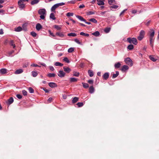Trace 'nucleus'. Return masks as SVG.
Instances as JSON below:
<instances>
[{
	"label": "nucleus",
	"instance_id": "f257e3e1",
	"mask_svg": "<svg viewBox=\"0 0 159 159\" xmlns=\"http://www.w3.org/2000/svg\"><path fill=\"white\" fill-rule=\"evenodd\" d=\"M38 13L40 15V17L42 19H44V15L46 14V11L45 9H39L38 11Z\"/></svg>",
	"mask_w": 159,
	"mask_h": 159
},
{
	"label": "nucleus",
	"instance_id": "f03ea898",
	"mask_svg": "<svg viewBox=\"0 0 159 159\" xmlns=\"http://www.w3.org/2000/svg\"><path fill=\"white\" fill-rule=\"evenodd\" d=\"M127 41L130 43H133L134 45H137L138 42L137 39L135 38H128L127 39Z\"/></svg>",
	"mask_w": 159,
	"mask_h": 159
},
{
	"label": "nucleus",
	"instance_id": "7ed1b4c3",
	"mask_svg": "<svg viewBox=\"0 0 159 159\" xmlns=\"http://www.w3.org/2000/svg\"><path fill=\"white\" fill-rule=\"evenodd\" d=\"M145 34V32L143 30L140 31L139 36L137 37L138 39L139 40H141L144 38V36Z\"/></svg>",
	"mask_w": 159,
	"mask_h": 159
},
{
	"label": "nucleus",
	"instance_id": "20e7f679",
	"mask_svg": "<svg viewBox=\"0 0 159 159\" xmlns=\"http://www.w3.org/2000/svg\"><path fill=\"white\" fill-rule=\"evenodd\" d=\"M125 63L128 65L131 66H133L132 61L129 57L126 58L125 60Z\"/></svg>",
	"mask_w": 159,
	"mask_h": 159
},
{
	"label": "nucleus",
	"instance_id": "39448f33",
	"mask_svg": "<svg viewBox=\"0 0 159 159\" xmlns=\"http://www.w3.org/2000/svg\"><path fill=\"white\" fill-rule=\"evenodd\" d=\"M18 3L20 10H22L25 7V4L24 3V2L22 1L21 0H19L18 1Z\"/></svg>",
	"mask_w": 159,
	"mask_h": 159
},
{
	"label": "nucleus",
	"instance_id": "423d86ee",
	"mask_svg": "<svg viewBox=\"0 0 159 159\" xmlns=\"http://www.w3.org/2000/svg\"><path fill=\"white\" fill-rule=\"evenodd\" d=\"M65 74V73L62 70H59L58 71V73L57 74L58 76L61 78L64 77Z\"/></svg>",
	"mask_w": 159,
	"mask_h": 159
},
{
	"label": "nucleus",
	"instance_id": "0eeeda50",
	"mask_svg": "<svg viewBox=\"0 0 159 159\" xmlns=\"http://www.w3.org/2000/svg\"><path fill=\"white\" fill-rule=\"evenodd\" d=\"M9 70L5 68H2L0 70V73L1 74H4L8 72Z\"/></svg>",
	"mask_w": 159,
	"mask_h": 159
},
{
	"label": "nucleus",
	"instance_id": "6e6552de",
	"mask_svg": "<svg viewBox=\"0 0 159 159\" xmlns=\"http://www.w3.org/2000/svg\"><path fill=\"white\" fill-rule=\"evenodd\" d=\"M49 86L51 88H54L57 86V84L54 82H50L48 83Z\"/></svg>",
	"mask_w": 159,
	"mask_h": 159
},
{
	"label": "nucleus",
	"instance_id": "1a4fd4ad",
	"mask_svg": "<svg viewBox=\"0 0 159 159\" xmlns=\"http://www.w3.org/2000/svg\"><path fill=\"white\" fill-rule=\"evenodd\" d=\"M64 70L67 73H69L71 71V69L68 67L64 66L63 68Z\"/></svg>",
	"mask_w": 159,
	"mask_h": 159
},
{
	"label": "nucleus",
	"instance_id": "9d476101",
	"mask_svg": "<svg viewBox=\"0 0 159 159\" xmlns=\"http://www.w3.org/2000/svg\"><path fill=\"white\" fill-rule=\"evenodd\" d=\"M58 7L57 5V4H54L53 6H52V7H51V11H52L54 12H55V9Z\"/></svg>",
	"mask_w": 159,
	"mask_h": 159
},
{
	"label": "nucleus",
	"instance_id": "9b49d317",
	"mask_svg": "<svg viewBox=\"0 0 159 159\" xmlns=\"http://www.w3.org/2000/svg\"><path fill=\"white\" fill-rule=\"evenodd\" d=\"M56 35L61 38H63L65 36V35L63 32H57Z\"/></svg>",
	"mask_w": 159,
	"mask_h": 159
},
{
	"label": "nucleus",
	"instance_id": "f8f14e48",
	"mask_svg": "<svg viewBox=\"0 0 159 159\" xmlns=\"http://www.w3.org/2000/svg\"><path fill=\"white\" fill-rule=\"evenodd\" d=\"M23 71V70L21 69H19L17 70L14 72L15 74H18L22 73Z\"/></svg>",
	"mask_w": 159,
	"mask_h": 159
},
{
	"label": "nucleus",
	"instance_id": "ddd939ff",
	"mask_svg": "<svg viewBox=\"0 0 159 159\" xmlns=\"http://www.w3.org/2000/svg\"><path fill=\"white\" fill-rule=\"evenodd\" d=\"M98 2L97 4L98 5L100 6L104 4V0H97Z\"/></svg>",
	"mask_w": 159,
	"mask_h": 159
},
{
	"label": "nucleus",
	"instance_id": "4468645a",
	"mask_svg": "<svg viewBox=\"0 0 159 159\" xmlns=\"http://www.w3.org/2000/svg\"><path fill=\"white\" fill-rule=\"evenodd\" d=\"M109 77V74L108 72L105 73L103 75V78L105 80H107Z\"/></svg>",
	"mask_w": 159,
	"mask_h": 159
},
{
	"label": "nucleus",
	"instance_id": "2eb2a0df",
	"mask_svg": "<svg viewBox=\"0 0 159 159\" xmlns=\"http://www.w3.org/2000/svg\"><path fill=\"white\" fill-rule=\"evenodd\" d=\"M42 28V26L39 23H38L36 24V28L38 31H39Z\"/></svg>",
	"mask_w": 159,
	"mask_h": 159
},
{
	"label": "nucleus",
	"instance_id": "dca6fc26",
	"mask_svg": "<svg viewBox=\"0 0 159 159\" xmlns=\"http://www.w3.org/2000/svg\"><path fill=\"white\" fill-rule=\"evenodd\" d=\"M69 80L70 83L76 82L78 80V79L75 78H70Z\"/></svg>",
	"mask_w": 159,
	"mask_h": 159
},
{
	"label": "nucleus",
	"instance_id": "f3484780",
	"mask_svg": "<svg viewBox=\"0 0 159 159\" xmlns=\"http://www.w3.org/2000/svg\"><path fill=\"white\" fill-rule=\"evenodd\" d=\"M150 31L152 32L150 34L149 37L153 38L155 34V31L153 29H151Z\"/></svg>",
	"mask_w": 159,
	"mask_h": 159
},
{
	"label": "nucleus",
	"instance_id": "a211bd4d",
	"mask_svg": "<svg viewBox=\"0 0 159 159\" xmlns=\"http://www.w3.org/2000/svg\"><path fill=\"white\" fill-rule=\"evenodd\" d=\"M76 17L81 21H85L86 20L82 16L78 15L76 16Z\"/></svg>",
	"mask_w": 159,
	"mask_h": 159
},
{
	"label": "nucleus",
	"instance_id": "6ab92c4d",
	"mask_svg": "<svg viewBox=\"0 0 159 159\" xmlns=\"http://www.w3.org/2000/svg\"><path fill=\"white\" fill-rule=\"evenodd\" d=\"M129 67L127 65H124L121 68V70L123 71H125L129 69Z\"/></svg>",
	"mask_w": 159,
	"mask_h": 159
},
{
	"label": "nucleus",
	"instance_id": "aec40b11",
	"mask_svg": "<svg viewBox=\"0 0 159 159\" xmlns=\"http://www.w3.org/2000/svg\"><path fill=\"white\" fill-rule=\"evenodd\" d=\"M48 32L50 35L54 37V39H58L57 38L56 36V35L54 34L50 30H48Z\"/></svg>",
	"mask_w": 159,
	"mask_h": 159
},
{
	"label": "nucleus",
	"instance_id": "412c9836",
	"mask_svg": "<svg viewBox=\"0 0 159 159\" xmlns=\"http://www.w3.org/2000/svg\"><path fill=\"white\" fill-rule=\"evenodd\" d=\"M79 100V98L77 97H75L72 98V102L75 103L76 102Z\"/></svg>",
	"mask_w": 159,
	"mask_h": 159
},
{
	"label": "nucleus",
	"instance_id": "4be33fe9",
	"mask_svg": "<svg viewBox=\"0 0 159 159\" xmlns=\"http://www.w3.org/2000/svg\"><path fill=\"white\" fill-rule=\"evenodd\" d=\"M94 88L93 86H90L89 88V92L90 93H93L94 92Z\"/></svg>",
	"mask_w": 159,
	"mask_h": 159
},
{
	"label": "nucleus",
	"instance_id": "5701e85b",
	"mask_svg": "<svg viewBox=\"0 0 159 159\" xmlns=\"http://www.w3.org/2000/svg\"><path fill=\"white\" fill-rule=\"evenodd\" d=\"M39 2V0H34L31 2V4L32 5H34L37 4Z\"/></svg>",
	"mask_w": 159,
	"mask_h": 159
},
{
	"label": "nucleus",
	"instance_id": "b1692460",
	"mask_svg": "<svg viewBox=\"0 0 159 159\" xmlns=\"http://www.w3.org/2000/svg\"><path fill=\"white\" fill-rule=\"evenodd\" d=\"M50 18L52 20H55L56 18L55 17L54 14L53 13H52L50 15Z\"/></svg>",
	"mask_w": 159,
	"mask_h": 159
},
{
	"label": "nucleus",
	"instance_id": "393cba45",
	"mask_svg": "<svg viewBox=\"0 0 159 159\" xmlns=\"http://www.w3.org/2000/svg\"><path fill=\"white\" fill-rule=\"evenodd\" d=\"M14 101L13 98L12 97L10 98L8 100V104L10 105Z\"/></svg>",
	"mask_w": 159,
	"mask_h": 159
},
{
	"label": "nucleus",
	"instance_id": "a878e982",
	"mask_svg": "<svg viewBox=\"0 0 159 159\" xmlns=\"http://www.w3.org/2000/svg\"><path fill=\"white\" fill-rule=\"evenodd\" d=\"M22 30V28L20 26H18L15 28V31L16 32H20Z\"/></svg>",
	"mask_w": 159,
	"mask_h": 159
},
{
	"label": "nucleus",
	"instance_id": "bb28decb",
	"mask_svg": "<svg viewBox=\"0 0 159 159\" xmlns=\"http://www.w3.org/2000/svg\"><path fill=\"white\" fill-rule=\"evenodd\" d=\"M54 65L56 66H62L63 64L58 62H56L54 63Z\"/></svg>",
	"mask_w": 159,
	"mask_h": 159
},
{
	"label": "nucleus",
	"instance_id": "cd10ccee",
	"mask_svg": "<svg viewBox=\"0 0 159 159\" xmlns=\"http://www.w3.org/2000/svg\"><path fill=\"white\" fill-rule=\"evenodd\" d=\"M150 45L152 47H153V38L149 37Z\"/></svg>",
	"mask_w": 159,
	"mask_h": 159
},
{
	"label": "nucleus",
	"instance_id": "c85d7f7f",
	"mask_svg": "<svg viewBox=\"0 0 159 159\" xmlns=\"http://www.w3.org/2000/svg\"><path fill=\"white\" fill-rule=\"evenodd\" d=\"M88 73L90 77H92L93 76V72L92 70H89L88 71Z\"/></svg>",
	"mask_w": 159,
	"mask_h": 159
},
{
	"label": "nucleus",
	"instance_id": "c756f323",
	"mask_svg": "<svg viewBox=\"0 0 159 159\" xmlns=\"http://www.w3.org/2000/svg\"><path fill=\"white\" fill-rule=\"evenodd\" d=\"M89 20L90 21H91L94 23H98V21L96 20L95 19L92 18H91Z\"/></svg>",
	"mask_w": 159,
	"mask_h": 159
},
{
	"label": "nucleus",
	"instance_id": "7c9ffc66",
	"mask_svg": "<svg viewBox=\"0 0 159 159\" xmlns=\"http://www.w3.org/2000/svg\"><path fill=\"white\" fill-rule=\"evenodd\" d=\"M121 66V64L120 62L116 63L114 65V67L115 68H118L120 67Z\"/></svg>",
	"mask_w": 159,
	"mask_h": 159
},
{
	"label": "nucleus",
	"instance_id": "2f4dec72",
	"mask_svg": "<svg viewBox=\"0 0 159 159\" xmlns=\"http://www.w3.org/2000/svg\"><path fill=\"white\" fill-rule=\"evenodd\" d=\"M92 34L96 36H98L100 35V33L98 31H96L92 33Z\"/></svg>",
	"mask_w": 159,
	"mask_h": 159
},
{
	"label": "nucleus",
	"instance_id": "473e14b6",
	"mask_svg": "<svg viewBox=\"0 0 159 159\" xmlns=\"http://www.w3.org/2000/svg\"><path fill=\"white\" fill-rule=\"evenodd\" d=\"M150 59L152 61L155 62L156 61L157 59H156L152 55H150L149 57Z\"/></svg>",
	"mask_w": 159,
	"mask_h": 159
},
{
	"label": "nucleus",
	"instance_id": "72a5a7b5",
	"mask_svg": "<svg viewBox=\"0 0 159 159\" xmlns=\"http://www.w3.org/2000/svg\"><path fill=\"white\" fill-rule=\"evenodd\" d=\"M67 35L69 36L74 37L77 36V34L75 33H71L68 34Z\"/></svg>",
	"mask_w": 159,
	"mask_h": 159
},
{
	"label": "nucleus",
	"instance_id": "f704fd0d",
	"mask_svg": "<svg viewBox=\"0 0 159 159\" xmlns=\"http://www.w3.org/2000/svg\"><path fill=\"white\" fill-rule=\"evenodd\" d=\"M32 75L34 77H36L38 75V73L37 71H32L31 72Z\"/></svg>",
	"mask_w": 159,
	"mask_h": 159
},
{
	"label": "nucleus",
	"instance_id": "c9c22d12",
	"mask_svg": "<svg viewBox=\"0 0 159 159\" xmlns=\"http://www.w3.org/2000/svg\"><path fill=\"white\" fill-rule=\"evenodd\" d=\"M56 75V74L54 73H49L48 74L47 76L49 77H54Z\"/></svg>",
	"mask_w": 159,
	"mask_h": 159
},
{
	"label": "nucleus",
	"instance_id": "e433bc0d",
	"mask_svg": "<svg viewBox=\"0 0 159 159\" xmlns=\"http://www.w3.org/2000/svg\"><path fill=\"white\" fill-rule=\"evenodd\" d=\"M27 24L26 23H25L22 26V29L23 30H25L26 31L27 30Z\"/></svg>",
	"mask_w": 159,
	"mask_h": 159
},
{
	"label": "nucleus",
	"instance_id": "4c0bfd02",
	"mask_svg": "<svg viewBox=\"0 0 159 159\" xmlns=\"http://www.w3.org/2000/svg\"><path fill=\"white\" fill-rule=\"evenodd\" d=\"M116 73L114 74L113 75L112 78H115L116 77L119 75V72L118 71H116Z\"/></svg>",
	"mask_w": 159,
	"mask_h": 159
},
{
	"label": "nucleus",
	"instance_id": "58836bf2",
	"mask_svg": "<svg viewBox=\"0 0 159 159\" xmlns=\"http://www.w3.org/2000/svg\"><path fill=\"white\" fill-rule=\"evenodd\" d=\"M110 30L111 28L110 27H107L105 29L104 31L106 33H107L110 31Z\"/></svg>",
	"mask_w": 159,
	"mask_h": 159
},
{
	"label": "nucleus",
	"instance_id": "ea45409f",
	"mask_svg": "<svg viewBox=\"0 0 159 159\" xmlns=\"http://www.w3.org/2000/svg\"><path fill=\"white\" fill-rule=\"evenodd\" d=\"M134 47L133 45L130 44L127 47V49L129 50H131L133 49Z\"/></svg>",
	"mask_w": 159,
	"mask_h": 159
},
{
	"label": "nucleus",
	"instance_id": "a19ab883",
	"mask_svg": "<svg viewBox=\"0 0 159 159\" xmlns=\"http://www.w3.org/2000/svg\"><path fill=\"white\" fill-rule=\"evenodd\" d=\"M14 50H12L11 51L8 52L7 53V56L8 57L11 56V55L14 52Z\"/></svg>",
	"mask_w": 159,
	"mask_h": 159
},
{
	"label": "nucleus",
	"instance_id": "79ce46f5",
	"mask_svg": "<svg viewBox=\"0 0 159 159\" xmlns=\"http://www.w3.org/2000/svg\"><path fill=\"white\" fill-rule=\"evenodd\" d=\"M82 84L84 88H88L89 87V84L87 83H82Z\"/></svg>",
	"mask_w": 159,
	"mask_h": 159
},
{
	"label": "nucleus",
	"instance_id": "37998d69",
	"mask_svg": "<svg viewBox=\"0 0 159 159\" xmlns=\"http://www.w3.org/2000/svg\"><path fill=\"white\" fill-rule=\"evenodd\" d=\"M76 105L79 107H82L84 104L82 102H79L76 104Z\"/></svg>",
	"mask_w": 159,
	"mask_h": 159
},
{
	"label": "nucleus",
	"instance_id": "c03bdc74",
	"mask_svg": "<svg viewBox=\"0 0 159 159\" xmlns=\"http://www.w3.org/2000/svg\"><path fill=\"white\" fill-rule=\"evenodd\" d=\"M80 34L81 35H83L86 37H89V34H88L85 33L83 32H81L80 33Z\"/></svg>",
	"mask_w": 159,
	"mask_h": 159
},
{
	"label": "nucleus",
	"instance_id": "a18cd8bd",
	"mask_svg": "<svg viewBox=\"0 0 159 159\" xmlns=\"http://www.w3.org/2000/svg\"><path fill=\"white\" fill-rule=\"evenodd\" d=\"M10 44L13 47V48H15L16 47V45L14 43V42L13 40H11L10 42Z\"/></svg>",
	"mask_w": 159,
	"mask_h": 159
},
{
	"label": "nucleus",
	"instance_id": "49530a36",
	"mask_svg": "<svg viewBox=\"0 0 159 159\" xmlns=\"http://www.w3.org/2000/svg\"><path fill=\"white\" fill-rule=\"evenodd\" d=\"M108 3L110 5H112L113 3H116L115 0H108Z\"/></svg>",
	"mask_w": 159,
	"mask_h": 159
},
{
	"label": "nucleus",
	"instance_id": "de8ad7c7",
	"mask_svg": "<svg viewBox=\"0 0 159 159\" xmlns=\"http://www.w3.org/2000/svg\"><path fill=\"white\" fill-rule=\"evenodd\" d=\"M80 73L78 72H76L75 71L73 72V76L76 77H78L79 76Z\"/></svg>",
	"mask_w": 159,
	"mask_h": 159
},
{
	"label": "nucleus",
	"instance_id": "09e8293b",
	"mask_svg": "<svg viewBox=\"0 0 159 159\" xmlns=\"http://www.w3.org/2000/svg\"><path fill=\"white\" fill-rule=\"evenodd\" d=\"M28 90L29 92L30 93H33L34 92V90L32 87H29L28 88Z\"/></svg>",
	"mask_w": 159,
	"mask_h": 159
},
{
	"label": "nucleus",
	"instance_id": "8fccbe9b",
	"mask_svg": "<svg viewBox=\"0 0 159 159\" xmlns=\"http://www.w3.org/2000/svg\"><path fill=\"white\" fill-rule=\"evenodd\" d=\"M74 48H70L68 50V52L69 53L72 52L74 51Z\"/></svg>",
	"mask_w": 159,
	"mask_h": 159
},
{
	"label": "nucleus",
	"instance_id": "3c124183",
	"mask_svg": "<svg viewBox=\"0 0 159 159\" xmlns=\"http://www.w3.org/2000/svg\"><path fill=\"white\" fill-rule=\"evenodd\" d=\"M54 27L55 28L57 29V30H59L61 29V27L58 25H54Z\"/></svg>",
	"mask_w": 159,
	"mask_h": 159
},
{
	"label": "nucleus",
	"instance_id": "603ef678",
	"mask_svg": "<svg viewBox=\"0 0 159 159\" xmlns=\"http://www.w3.org/2000/svg\"><path fill=\"white\" fill-rule=\"evenodd\" d=\"M30 34L33 37H35L37 35V34L33 31L31 32L30 33Z\"/></svg>",
	"mask_w": 159,
	"mask_h": 159
},
{
	"label": "nucleus",
	"instance_id": "864d4df0",
	"mask_svg": "<svg viewBox=\"0 0 159 159\" xmlns=\"http://www.w3.org/2000/svg\"><path fill=\"white\" fill-rule=\"evenodd\" d=\"M63 60L64 61L66 62L67 63H69L70 62L68 58L66 57L64 58Z\"/></svg>",
	"mask_w": 159,
	"mask_h": 159
},
{
	"label": "nucleus",
	"instance_id": "5fc2aeb1",
	"mask_svg": "<svg viewBox=\"0 0 159 159\" xmlns=\"http://www.w3.org/2000/svg\"><path fill=\"white\" fill-rule=\"evenodd\" d=\"M118 7V6L116 5L111 6L110 7L111 8L117 9Z\"/></svg>",
	"mask_w": 159,
	"mask_h": 159
},
{
	"label": "nucleus",
	"instance_id": "6e6d98bb",
	"mask_svg": "<svg viewBox=\"0 0 159 159\" xmlns=\"http://www.w3.org/2000/svg\"><path fill=\"white\" fill-rule=\"evenodd\" d=\"M22 94L24 96H26L27 95V92L25 90H23L22 91Z\"/></svg>",
	"mask_w": 159,
	"mask_h": 159
},
{
	"label": "nucleus",
	"instance_id": "4d7b16f0",
	"mask_svg": "<svg viewBox=\"0 0 159 159\" xmlns=\"http://www.w3.org/2000/svg\"><path fill=\"white\" fill-rule=\"evenodd\" d=\"M73 13H72L68 12L66 14V16H73Z\"/></svg>",
	"mask_w": 159,
	"mask_h": 159
},
{
	"label": "nucleus",
	"instance_id": "13d9d810",
	"mask_svg": "<svg viewBox=\"0 0 159 159\" xmlns=\"http://www.w3.org/2000/svg\"><path fill=\"white\" fill-rule=\"evenodd\" d=\"M74 41L77 43L80 44V40L78 39H74Z\"/></svg>",
	"mask_w": 159,
	"mask_h": 159
},
{
	"label": "nucleus",
	"instance_id": "bf43d9fd",
	"mask_svg": "<svg viewBox=\"0 0 159 159\" xmlns=\"http://www.w3.org/2000/svg\"><path fill=\"white\" fill-rule=\"evenodd\" d=\"M57 5L58 7L60 6H63L65 4V3L63 2H60V3H57Z\"/></svg>",
	"mask_w": 159,
	"mask_h": 159
},
{
	"label": "nucleus",
	"instance_id": "052dcab7",
	"mask_svg": "<svg viewBox=\"0 0 159 159\" xmlns=\"http://www.w3.org/2000/svg\"><path fill=\"white\" fill-rule=\"evenodd\" d=\"M94 14V12L92 11H89L87 12V15H90Z\"/></svg>",
	"mask_w": 159,
	"mask_h": 159
},
{
	"label": "nucleus",
	"instance_id": "680f3d73",
	"mask_svg": "<svg viewBox=\"0 0 159 159\" xmlns=\"http://www.w3.org/2000/svg\"><path fill=\"white\" fill-rule=\"evenodd\" d=\"M68 3H70L71 4H75L76 3V0H72L70 1H69L68 2Z\"/></svg>",
	"mask_w": 159,
	"mask_h": 159
},
{
	"label": "nucleus",
	"instance_id": "e2e57ef3",
	"mask_svg": "<svg viewBox=\"0 0 159 159\" xmlns=\"http://www.w3.org/2000/svg\"><path fill=\"white\" fill-rule=\"evenodd\" d=\"M31 66H33V67H41L40 66H39L38 65H37L36 64H34V63L32 64H31Z\"/></svg>",
	"mask_w": 159,
	"mask_h": 159
},
{
	"label": "nucleus",
	"instance_id": "0e129e2a",
	"mask_svg": "<svg viewBox=\"0 0 159 159\" xmlns=\"http://www.w3.org/2000/svg\"><path fill=\"white\" fill-rule=\"evenodd\" d=\"M49 68L50 70L52 71H53L54 70V68L52 66H49Z\"/></svg>",
	"mask_w": 159,
	"mask_h": 159
},
{
	"label": "nucleus",
	"instance_id": "69168bd1",
	"mask_svg": "<svg viewBox=\"0 0 159 159\" xmlns=\"http://www.w3.org/2000/svg\"><path fill=\"white\" fill-rule=\"evenodd\" d=\"M88 82L90 84H93V80H90L88 81Z\"/></svg>",
	"mask_w": 159,
	"mask_h": 159
},
{
	"label": "nucleus",
	"instance_id": "338daca9",
	"mask_svg": "<svg viewBox=\"0 0 159 159\" xmlns=\"http://www.w3.org/2000/svg\"><path fill=\"white\" fill-rule=\"evenodd\" d=\"M16 97L19 99H21L22 98V96L21 95L19 94H17L16 95Z\"/></svg>",
	"mask_w": 159,
	"mask_h": 159
},
{
	"label": "nucleus",
	"instance_id": "774afa93",
	"mask_svg": "<svg viewBox=\"0 0 159 159\" xmlns=\"http://www.w3.org/2000/svg\"><path fill=\"white\" fill-rule=\"evenodd\" d=\"M53 100V99L51 97H50L48 99V102L49 103H51L52 100Z\"/></svg>",
	"mask_w": 159,
	"mask_h": 159
}]
</instances>
